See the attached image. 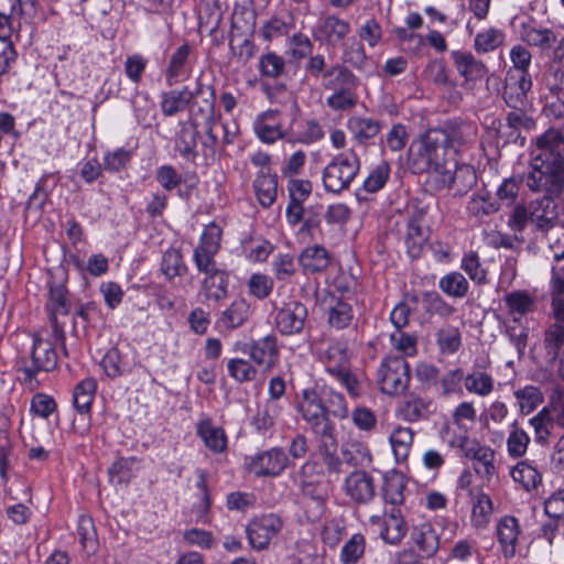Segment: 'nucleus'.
Returning <instances> with one entry per match:
<instances>
[{
  "label": "nucleus",
  "mask_w": 564,
  "mask_h": 564,
  "mask_svg": "<svg viewBox=\"0 0 564 564\" xmlns=\"http://www.w3.org/2000/svg\"><path fill=\"white\" fill-rule=\"evenodd\" d=\"M408 162L417 174L432 171L442 176L448 167H456V158L451 155L438 129H430L412 142Z\"/></svg>",
  "instance_id": "nucleus-1"
},
{
  "label": "nucleus",
  "mask_w": 564,
  "mask_h": 564,
  "mask_svg": "<svg viewBox=\"0 0 564 564\" xmlns=\"http://www.w3.org/2000/svg\"><path fill=\"white\" fill-rule=\"evenodd\" d=\"M530 161L525 185L531 192L544 193V196H558L564 189V166L560 160L549 155L546 148H538Z\"/></svg>",
  "instance_id": "nucleus-2"
},
{
  "label": "nucleus",
  "mask_w": 564,
  "mask_h": 564,
  "mask_svg": "<svg viewBox=\"0 0 564 564\" xmlns=\"http://www.w3.org/2000/svg\"><path fill=\"white\" fill-rule=\"evenodd\" d=\"M558 223L557 205L550 196H542L528 204L517 205L508 220L509 227L522 232L527 226L533 230L546 234Z\"/></svg>",
  "instance_id": "nucleus-3"
},
{
  "label": "nucleus",
  "mask_w": 564,
  "mask_h": 564,
  "mask_svg": "<svg viewBox=\"0 0 564 564\" xmlns=\"http://www.w3.org/2000/svg\"><path fill=\"white\" fill-rule=\"evenodd\" d=\"M359 169V158L355 153L337 155L323 171L325 189L329 193L339 194L349 187Z\"/></svg>",
  "instance_id": "nucleus-4"
},
{
  "label": "nucleus",
  "mask_w": 564,
  "mask_h": 564,
  "mask_svg": "<svg viewBox=\"0 0 564 564\" xmlns=\"http://www.w3.org/2000/svg\"><path fill=\"white\" fill-rule=\"evenodd\" d=\"M410 382V366L404 357L390 356L382 360L378 370V383L383 393H403Z\"/></svg>",
  "instance_id": "nucleus-5"
},
{
  "label": "nucleus",
  "mask_w": 564,
  "mask_h": 564,
  "mask_svg": "<svg viewBox=\"0 0 564 564\" xmlns=\"http://www.w3.org/2000/svg\"><path fill=\"white\" fill-rule=\"evenodd\" d=\"M282 529L281 519L273 514H263L254 518L246 528L249 544L254 550H264L269 546L270 541Z\"/></svg>",
  "instance_id": "nucleus-6"
},
{
  "label": "nucleus",
  "mask_w": 564,
  "mask_h": 564,
  "mask_svg": "<svg viewBox=\"0 0 564 564\" xmlns=\"http://www.w3.org/2000/svg\"><path fill=\"white\" fill-rule=\"evenodd\" d=\"M312 432L318 438V453L329 474L339 475L341 470V460L337 456L338 442L335 434V426L330 422L323 424Z\"/></svg>",
  "instance_id": "nucleus-7"
},
{
  "label": "nucleus",
  "mask_w": 564,
  "mask_h": 564,
  "mask_svg": "<svg viewBox=\"0 0 564 564\" xmlns=\"http://www.w3.org/2000/svg\"><path fill=\"white\" fill-rule=\"evenodd\" d=\"M343 488L346 496L356 505H367L376 496L375 479L362 469L351 471L345 478Z\"/></svg>",
  "instance_id": "nucleus-8"
},
{
  "label": "nucleus",
  "mask_w": 564,
  "mask_h": 564,
  "mask_svg": "<svg viewBox=\"0 0 564 564\" xmlns=\"http://www.w3.org/2000/svg\"><path fill=\"white\" fill-rule=\"evenodd\" d=\"M57 365V355L48 340L34 338L31 354V365L24 364V380L31 381L39 371H51Z\"/></svg>",
  "instance_id": "nucleus-9"
},
{
  "label": "nucleus",
  "mask_w": 564,
  "mask_h": 564,
  "mask_svg": "<svg viewBox=\"0 0 564 564\" xmlns=\"http://www.w3.org/2000/svg\"><path fill=\"white\" fill-rule=\"evenodd\" d=\"M371 525L379 528V535L389 544L397 545L405 536L408 527L400 509H392L383 517L373 514L369 518Z\"/></svg>",
  "instance_id": "nucleus-10"
},
{
  "label": "nucleus",
  "mask_w": 564,
  "mask_h": 564,
  "mask_svg": "<svg viewBox=\"0 0 564 564\" xmlns=\"http://www.w3.org/2000/svg\"><path fill=\"white\" fill-rule=\"evenodd\" d=\"M306 318V306L301 302L291 301L278 310L274 322L282 335H294L302 332Z\"/></svg>",
  "instance_id": "nucleus-11"
},
{
  "label": "nucleus",
  "mask_w": 564,
  "mask_h": 564,
  "mask_svg": "<svg viewBox=\"0 0 564 564\" xmlns=\"http://www.w3.org/2000/svg\"><path fill=\"white\" fill-rule=\"evenodd\" d=\"M208 91V97H215L214 87L210 85L203 86L197 82L195 90L191 91L187 87L181 90H170L162 94L161 109L165 116H174L175 113L183 111L192 102L196 95Z\"/></svg>",
  "instance_id": "nucleus-12"
},
{
  "label": "nucleus",
  "mask_w": 564,
  "mask_h": 564,
  "mask_svg": "<svg viewBox=\"0 0 564 564\" xmlns=\"http://www.w3.org/2000/svg\"><path fill=\"white\" fill-rule=\"evenodd\" d=\"M297 410L311 430L330 422L326 405L314 390L306 389L303 391Z\"/></svg>",
  "instance_id": "nucleus-13"
},
{
  "label": "nucleus",
  "mask_w": 564,
  "mask_h": 564,
  "mask_svg": "<svg viewBox=\"0 0 564 564\" xmlns=\"http://www.w3.org/2000/svg\"><path fill=\"white\" fill-rule=\"evenodd\" d=\"M336 355L339 357L338 362H329L326 366V371L338 380L352 398H358L360 394V383L351 372L347 357L339 348H330L327 351L328 359L334 358Z\"/></svg>",
  "instance_id": "nucleus-14"
},
{
  "label": "nucleus",
  "mask_w": 564,
  "mask_h": 564,
  "mask_svg": "<svg viewBox=\"0 0 564 564\" xmlns=\"http://www.w3.org/2000/svg\"><path fill=\"white\" fill-rule=\"evenodd\" d=\"M532 87L531 76L508 74L503 89V100L512 109H525L527 94Z\"/></svg>",
  "instance_id": "nucleus-15"
},
{
  "label": "nucleus",
  "mask_w": 564,
  "mask_h": 564,
  "mask_svg": "<svg viewBox=\"0 0 564 564\" xmlns=\"http://www.w3.org/2000/svg\"><path fill=\"white\" fill-rule=\"evenodd\" d=\"M249 356L252 361L265 371L275 367L279 359V347L274 335L264 336L253 341L249 347Z\"/></svg>",
  "instance_id": "nucleus-16"
},
{
  "label": "nucleus",
  "mask_w": 564,
  "mask_h": 564,
  "mask_svg": "<svg viewBox=\"0 0 564 564\" xmlns=\"http://www.w3.org/2000/svg\"><path fill=\"white\" fill-rule=\"evenodd\" d=\"M350 32L347 21L336 15H327L322 19L315 29V37L330 46H336Z\"/></svg>",
  "instance_id": "nucleus-17"
},
{
  "label": "nucleus",
  "mask_w": 564,
  "mask_h": 564,
  "mask_svg": "<svg viewBox=\"0 0 564 564\" xmlns=\"http://www.w3.org/2000/svg\"><path fill=\"white\" fill-rule=\"evenodd\" d=\"M286 465L288 456L280 448L263 452L251 460V467L257 476H278Z\"/></svg>",
  "instance_id": "nucleus-18"
},
{
  "label": "nucleus",
  "mask_w": 564,
  "mask_h": 564,
  "mask_svg": "<svg viewBox=\"0 0 564 564\" xmlns=\"http://www.w3.org/2000/svg\"><path fill=\"white\" fill-rule=\"evenodd\" d=\"M223 6L219 0H202L198 6V31L217 36L223 21Z\"/></svg>",
  "instance_id": "nucleus-19"
},
{
  "label": "nucleus",
  "mask_w": 564,
  "mask_h": 564,
  "mask_svg": "<svg viewBox=\"0 0 564 564\" xmlns=\"http://www.w3.org/2000/svg\"><path fill=\"white\" fill-rule=\"evenodd\" d=\"M496 534L502 555L511 558L516 554L520 527L518 519L512 516H505L499 520L496 528Z\"/></svg>",
  "instance_id": "nucleus-20"
},
{
  "label": "nucleus",
  "mask_w": 564,
  "mask_h": 564,
  "mask_svg": "<svg viewBox=\"0 0 564 564\" xmlns=\"http://www.w3.org/2000/svg\"><path fill=\"white\" fill-rule=\"evenodd\" d=\"M423 216L421 214L412 216L406 226L404 235V243L408 254L412 258H419L424 245L429 239V231L423 225Z\"/></svg>",
  "instance_id": "nucleus-21"
},
{
  "label": "nucleus",
  "mask_w": 564,
  "mask_h": 564,
  "mask_svg": "<svg viewBox=\"0 0 564 564\" xmlns=\"http://www.w3.org/2000/svg\"><path fill=\"white\" fill-rule=\"evenodd\" d=\"M321 86L326 90L345 91L357 86V78L346 66L335 64L322 74Z\"/></svg>",
  "instance_id": "nucleus-22"
},
{
  "label": "nucleus",
  "mask_w": 564,
  "mask_h": 564,
  "mask_svg": "<svg viewBox=\"0 0 564 564\" xmlns=\"http://www.w3.org/2000/svg\"><path fill=\"white\" fill-rule=\"evenodd\" d=\"M444 185L456 187V193L465 194L477 182L476 172L468 165L460 167H448L442 175Z\"/></svg>",
  "instance_id": "nucleus-23"
},
{
  "label": "nucleus",
  "mask_w": 564,
  "mask_h": 564,
  "mask_svg": "<svg viewBox=\"0 0 564 564\" xmlns=\"http://www.w3.org/2000/svg\"><path fill=\"white\" fill-rule=\"evenodd\" d=\"M299 262L305 274H315L328 267L329 256L324 247L312 246L302 251Z\"/></svg>",
  "instance_id": "nucleus-24"
},
{
  "label": "nucleus",
  "mask_w": 564,
  "mask_h": 564,
  "mask_svg": "<svg viewBox=\"0 0 564 564\" xmlns=\"http://www.w3.org/2000/svg\"><path fill=\"white\" fill-rule=\"evenodd\" d=\"M411 539L425 557L434 556L440 547L438 534L429 523L414 527Z\"/></svg>",
  "instance_id": "nucleus-25"
},
{
  "label": "nucleus",
  "mask_w": 564,
  "mask_h": 564,
  "mask_svg": "<svg viewBox=\"0 0 564 564\" xmlns=\"http://www.w3.org/2000/svg\"><path fill=\"white\" fill-rule=\"evenodd\" d=\"M452 56L457 72L466 79L478 80L486 75L487 68L485 64L476 59L471 53L453 51Z\"/></svg>",
  "instance_id": "nucleus-26"
},
{
  "label": "nucleus",
  "mask_w": 564,
  "mask_h": 564,
  "mask_svg": "<svg viewBox=\"0 0 564 564\" xmlns=\"http://www.w3.org/2000/svg\"><path fill=\"white\" fill-rule=\"evenodd\" d=\"M341 455V465L346 464L355 468H365L372 463L369 447L361 442L351 441L344 444Z\"/></svg>",
  "instance_id": "nucleus-27"
},
{
  "label": "nucleus",
  "mask_w": 564,
  "mask_h": 564,
  "mask_svg": "<svg viewBox=\"0 0 564 564\" xmlns=\"http://www.w3.org/2000/svg\"><path fill=\"white\" fill-rule=\"evenodd\" d=\"M191 53L192 47L187 43H184L171 55L165 69V78L169 86H173L177 82V78L189 68Z\"/></svg>",
  "instance_id": "nucleus-28"
},
{
  "label": "nucleus",
  "mask_w": 564,
  "mask_h": 564,
  "mask_svg": "<svg viewBox=\"0 0 564 564\" xmlns=\"http://www.w3.org/2000/svg\"><path fill=\"white\" fill-rule=\"evenodd\" d=\"M240 19L241 14L239 13L232 15L230 43L232 44L237 37H241L239 56H245V62H247L254 55V45L250 41L253 33V23L246 22L245 25H240Z\"/></svg>",
  "instance_id": "nucleus-29"
},
{
  "label": "nucleus",
  "mask_w": 564,
  "mask_h": 564,
  "mask_svg": "<svg viewBox=\"0 0 564 564\" xmlns=\"http://www.w3.org/2000/svg\"><path fill=\"white\" fill-rule=\"evenodd\" d=\"M202 288L206 299L219 302L227 296L228 274L224 270H217L205 274Z\"/></svg>",
  "instance_id": "nucleus-30"
},
{
  "label": "nucleus",
  "mask_w": 564,
  "mask_h": 564,
  "mask_svg": "<svg viewBox=\"0 0 564 564\" xmlns=\"http://www.w3.org/2000/svg\"><path fill=\"white\" fill-rule=\"evenodd\" d=\"M215 97L205 98L203 104L198 107V111L206 118V140L203 141V147L209 149L212 153L215 152L216 147L219 143L216 128L218 126L217 118L215 116Z\"/></svg>",
  "instance_id": "nucleus-31"
},
{
  "label": "nucleus",
  "mask_w": 564,
  "mask_h": 564,
  "mask_svg": "<svg viewBox=\"0 0 564 564\" xmlns=\"http://www.w3.org/2000/svg\"><path fill=\"white\" fill-rule=\"evenodd\" d=\"M197 135V123L194 119L182 126L175 141V147L183 158L193 159L196 156Z\"/></svg>",
  "instance_id": "nucleus-32"
},
{
  "label": "nucleus",
  "mask_w": 564,
  "mask_h": 564,
  "mask_svg": "<svg viewBox=\"0 0 564 564\" xmlns=\"http://www.w3.org/2000/svg\"><path fill=\"white\" fill-rule=\"evenodd\" d=\"M97 383L93 378L82 380L75 387L73 402L79 414H88L95 398Z\"/></svg>",
  "instance_id": "nucleus-33"
},
{
  "label": "nucleus",
  "mask_w": 564,
  "mask_h": 564,
  "mask_svg": "<svg viewBox=\"0 0 564 564\" xmlns=\"http://www.w3.org/2000/svg\"><path fill=\"white\" fill-rule=\"evenodd\" d=\"M347 127L359 143H365L375 138L381 129V124L378 120L361 117L350 118Z\"/></svg>",
  "instance_id": "nucleus-34"
},
{
  "label": "nucleus",
  "mask_w": 564,
  "mask_h": 564,
  "mask_svg": "<svg viewBox=\"0 0 564 564\" xmlns=\"http://www.w3.org/2000/svg\"><path fill=\"white\" fill-rule=\"evenodd\" d=\"M406 480L402 474H393L386 477L382 487V495L386 503L401 506L404 502V490Z\"/></svg>",
  "instance_id": "nucleus-35"
},
{
  "label": "nucleus",
  "mask_w": 564,
  "mask_h": 564,
  "mask_svg": "<svg viewBox=\"0 0 564 564\" xmlns=\"http://www.w3.org/2000/svg\"><path fill=\"white\" fill-rule=\"evenodd\" d=\"M50 321L55 333H62V326L57 322V315H66L68 313L66 290L63 285L50 288Z\"/></svg>",
  "instance_id": "nucleus-36"
},
{
  "label": "nucleus",
  "mask_w": 564,
  "mask_h": 564,
  "mask_svg": "<svg viewBox=\"0 0 564 564\" xmlns=\"http://www.w3.org/2000/svg\"><path fill=\"white\" fill-rule=\"evenodd\" d=\"M469 130L470 129L467 126L438 129L441 137L445 139V144L449 150L451 155H454V158H456L460 148L470 141L471 133Z\"/></svg>",
  "instance_id": "nucleus-37"
},
{
  "label": "nucleus",
  "mask_w": 564,
  "mask_h": 564,
  "mask_svg": "<svg viewBox=\"0 0 564 564\" xmlns=\"http://www.w3.org/2000/svg\"><path fill=\"white\" fill-rule=\"evenodd\" d=\"M535 144L538 148H546L549 155L560 160L564 166V135L560 130L549 129L536 139Z\"/></svg>",
  "instance_id": "nucleus-38"
},
{
  "label": "nucleus",
  "mask_w": 564,
  "mask_h": 564,
  "mask_svg": "<svg viewBox=\"0 0 564 564\" xmlns=\"http://www.w3.org/2000/svg\"><path fill=\"white\" fill-rule=\"evenodd\" d=\"M250 315V306L243 299L235 300L221 314V322L228 328L240 327Z\"/></svg>",
  "instance_id": "nucleus-39"
},
{
  "label": "nucleus",
  "mask_w": 564,
  "mask_h": 564,
  "mask_svg": "<svg viewBox=\"0 0 564 564\" xmlns=\"http://www.w3.org/2000/svg\"><path fill=\"white\" fill-rule=\"evenodd\" d=\"M390 443L398 462H403L408 458L412 443L413 432L410 427L399 426L393 430L390 435Z\"/></svg>",
  "instance_id": "nucleus-40"
},
{
  "label": "nucleus",
  "mask_w": 564,
  "mask_h": 564,
  "mask_svg": "<svg viewBox=\"0 0 564 564\" xmlns=\"http://www.w3.org/2000/svg\"><path fill=\"white\" fill-rule=\"evenodd\" d=\"M259 203L263 207L271 206L276 198L278 181L274 175L262 174L253 183Z\"/></svg>",
  "instance_id": "nucleus-41"
},
{
  "label": "nucleus",
  "mask_w": 564,
  "mask_h": 564,
  "mask_svg": "<svg viewBox=\"0 0 564 564\" xmlns=\"http://www.w3.org/2000/svg\"><path fill=\"white\" fill-rule=\"evenodd\" d=\"M500 206L497 200L494 199L489 193L481 192L474 194L468 202L467 210L475 217L489 216L499 210Z\"/></svg>",
  "instance_id": "nucleus-42"
},
{
  "label": "nucleus",
  "mask_w": 564,
  "mask_h": 564,
  "mask_svg": "<svg viewBox=\"0 0 564 564\" xmlns=\"http://www.w3.org/2000/svg\"><path fill=\"white\" fill-rule=\"evenodd\" d=\"M197 433L212 451L217 453L226 448L227 440L224 431L213 426L209 421H202L197 426Z\"/></svg>",
  "instance_id": "nucleus-43"
},
{
  "label": "nucleus",
  "mask_w": 564,
  "mask_h": 564,
  "mask_svg": "<svg viewBox=\"0 0 564 564\" xmlns=\"http://www.w3.org/2000/svg\"><path fill=\"white\" fill-rule=\"evenodd\" d=\"M465 388L479 397H487L494 391V379L484 371H474L465 376Z\"/></svg>",
  "instance_id": "nucleus-44"
},
{
  "label": "nucleus",
  "mask_w": 564,
  "mask_h": 564,
  "mask_svg": "<svg viewBox=\"0 0 564 564\" xmlns=\"http://www.w3.org/2000/svg\"><path fill=\"white\" fill-rule=\"evenodd\" d=\"M523 40L531 46L550 50L557 42L556 34L550 29L527 28Z\"/></svg>",
  "instance_id": "nucleus-45"
},
{
  "label": "nucleus",
  "mask_w": 564,
  "mask_h": 564,
  "mask_svg": "<svg viewBox=\"0 0 564 564\" xmlns=\"http://www.w3.org/2000/svg\"><path fill=\"white\" fill-rule=\"evenodd\" d=\"M161 270L167 279L183 275L187 268L183 262L181 251L174 248L166 250L162 258Z\"/></svg>",
  "instance_id": "nucleus-46"
},
{
  "label": "nucleus",
  "mask_w": 564,
  "mask_h": 564,
  "mask_svg": "<svg viewBox=\"0 0 564 564\" xmlns=\"http://www.w3.org/2000/svg\"><path fill=\"white\" fill-rule=\"evenodd\" d=\"M440 289L449 296L464 297L468 292V282L462 273L451 272L438 283Z\"/></svg>",
  "instance_id": "nucleus-47"
},
{
  "label": "nucleus",
  "mask_w": 564,
  "mask_h": 564,
  "mask_svg": "<svg viewBox=\"0 0 564 564\" xmlns=\"http://www.w3.org/2000/svg\"><path fill=\"white\" fill-rule=\"evenodd\" d=\"M514 481L520 482L527 490L534 489L541 482V474L525 462H520L511 470Z\"/></svg>",
  "instance_id": "nucleus-48"
},
{
  "label": "nucleus",
  "mask_w": 564,
  "mask_h": 564,
  "mask_svg": "<svg viewBox=\"0 0 564 564\" xmlns=\"http://www.w3.org/2000/svg\"><path fill=\"white\" fill-rule=\"evenodd\" d=\"M530 424L534 430L535 441L545 444L551 436L554 423L550 415L549 406L543 408L535 416L530 420Z\"/></svg>",
  "instance_id": "nucleus-49"
},
{
  "label": "nucleus",
  "mask_w": 564,
  "mask_h": 564,
  "mask_svg": "<svg viewBox=\"0 0 564 564\" xmlns=\"http://www.w3.org/2000/svg\"><path fill=\"white\" fill-rule=\"evenodd\" d=\"M284 58L274 52H268L259 59V72L264 77L278 78L284 73Z\"/></svg>",
  "instance_id": "nucleus-50"
},
{
  "label": "nucleus",
  "mask_w": 564,
  "mask_h": 564,
  "mask_svg": "<svg viewBox=\"0 0 564 564\" xmlns=\"http://www.w3.org/2000/svg\"><path fill=\"white\" fill-rule=\"evenodd\" d=\"M564 345V325L561 323L552 324L544 334V346L547 356L555 359L561 354Z\"/></svg>",
  "instance_id": "nucleus-51"
},
{
  "label": "nucleus",
  "mask_w": 564,
  "mask_h": 564,
  "mask_svg": "<svg viewBox=\"0 0 564 564\" xmlns=\"http://www.w3.org/2000/svg\"><path fill=\"white\" fill-rule=\"evenodd\" d=\"M519 402L520 410L523 414L531 413L540 403L543 402V394L539 388L527 386L514 392Z\"/></svg>",
  "instance_id": "nucleus-52"
},
{
  "label": "nucleus",
  "mask_w": 564,
  "mask_h": 564,
  "mask_svg": "<svg viewBox=\"0 0 564 564\" xmlns=\"http://www.w3.org/2000/svg\"><path fill=\"white\" fill-rule=\"evenodd\" d=\"M227 369L230 377L240 383L252 381L257 376V369L249 360L242 358L230 359L227 364Z\"/></svg>",
  "instance_id": "nucleus-53"
},
{
  "label": "nucleus",
  "mask_w": 564,
  "mask_h": 564,
  "mask_svg": "<svg viewBox=\"0 0 564 564\" xmlns=\"http://www.w3.org/2000/svg\"><path fill=\"white\" fill-rule=\"evenodd\" d=\"M390 175V164L381 161L367 176L364 182V189L368 193L380 191L387 183Z\"/></svg>",
  "instance_id": "nucleus-54"
},
{
  "label": "nucleus",
  "mask_w": 564,
  "mask_h": 564,
  "mask_svg": "<svg viewBox=\"0 0 564 564\" xmlns=\"http://www.w3.org/2000/svg\"><path fill=\"white\" fill-rule=\"evenodd\" d=\"M430 403L416 395H410L404 401L401 413L409 422H416L426 416Z\"/></svg>",
  "instance_id": "nucleus-55"
},
{
  "label": "nucleus",
  "mask_w": 564,
  "mask_h": 564,
  "mask_svg": "<svg viewBox=\"0 0 564 564\" xmlns=\"http://www.w3.org/2000/svg\"><path fill=\"white\" fill-rule=\"evenodd\" d=\"M437 344L444 354H454L460 347V332L457 327L446 326L437 333Z\"/></svg>",
  "instance_id": "nucleus-56"
},
{
  "label": "nucleus",
  "mask_w": 564,
  "mask_h": 564,
  "mask_svg": "<svg viewBox=\"0 0 564 564\" xmlns=\"http://www.w3.org/2000/svg\"><path fill=\"white\" fill-rule=\"evenodd\" d=\"M9 419L0 414V476L4 479L9 467L8 455L11 452L9 438Z\"/></svg>",
  "instance_id": "nucleus-57"
},
{
  "label": "nucleus",
  "mask_w": 564,
  "mask_h": 564,
  "mask_svg": "<svg viewBox=\"0 0 564 564\" xmlns=\"http://www.w3.org/2000/svg\"><path fill=\"white\" fill-rule=\"evenodd\" d=\"M506 334L514 345L518 355L522 356L528 344V328L524 327L518 318H513L511 323L506 325Z\"/></svg>",
  "instance_id": "nucleus-58"
},
{
  "label": "nucleus",
  "mask_w": 564,
  "mask_h": 564,
  "mask_svg": "<svg viewBox=\"0 0 564 564\" xmlns=\"http://www.w3.org/2000/svg\"><path fill=\"white\" fill-rule=\"evenodd\" d=\"M352 319V310L348 303L336 301L329 308L328 322L338 329L347 327Z\"/></svg>",
  "instance_id": "nucleus-59"
},
{
  "label": "nucleus",
  "mask_w": 564,
  "mask_h": 564,
  "mask_svg": "<svg viewBox=\"0 0 564 564\" xmlns=\"http://www.w3.org/2000/svg\"><path fill=\"white\" fill-rule=\"evenodd\" d=\"M137 462L134 457H120L108 469L110 481L127 484L131 477V467Z\"/></svg>",
  "instance_id": "nucleus-60"
},
{
  "label": "nucleus",
  "mask_w": 564,
  "mask_h": 564,
  "mask_svg": "<svg viewBox=\"0 0 564 564\" xmlns=\"http://www.w3.org/2000/svg\"><path fill=\"white\" fill-rule=\"evenodd\" d=\"M506 303L511 313L524 315L532 310L533 297L524 291H514L506 295Z\"/></svg>",
  "instance_id": "nucleus-61"
},
{
  "label": "nucleus",
  "mask_w": 564,
  "mask_h": 564,
  "mask_svg": "<svg viewBox=\"0 0 564 564\" xmlns=\"http://www.w3.org/2000/svg\"><path fill=\"white\" fill-rule=\"evenodd\" d=\"M530 437L525 431L517 427L514 424L507 441L509 455L514 458L523 456L527 452Z\"/></svg>",
  "instance_id": "nucleus-62"
},
{
  "label": "nucleus",
  "mask_w": 564,
  "mask_h": 564,
  "mask_svg": "<svg viewBox=\"0 0 564 564\" xmlns=\"http://www.w3.org/2000/svg\"><path fill=\"white\" fill-rule=\"evenodd\" d=\"M356 87H348L345 91H333L326 104L334 110H348L356 106L357 96L354 94Z\"/></svg>",
  "instance_id": "nucleus-63"
},
{
  "label": "nucleus",
  "mask_w": 564,
  "mask_h": 564,
  "mask_svg": "<svg viewBox=\"0 0 564 564\" xmlns=\"http://www.w3.org/2000/svg\"><path fill=\"white\" fill-rule=\"evenodd\" d=\"M423 302L427 312L441 317H448L455 313V307L446 303L436 292L425 293Z\"/></svg>",
  "instance_id": "nucleus-64"
}]
</instances>
